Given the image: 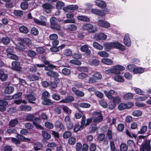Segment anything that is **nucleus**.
<instances>
[{"instance_id":"f257e3e1","label":"nucleus","mask_w":151,"mask_h":151,"mask_svg":"<svg viewBox=\"0 0 151 151\" xmlns=\"http://www.w3.org/2000/svg\"><path fill=\"white\" fill-rule=\"evenodd\" d=\"M26 119L27 121H32L33 124L37 128L43 129L42 127L38 123L36 122L40 121V119L38 118H35L34 115L29 114L27 115L26 117Z\"/></svg>"},{"instance_id":"f03ea898","label":"nucleus","mask_w":151,"mask_h":151,"mask_svg":"<svg viewBox=\"0 0 151 151\" xmlns=\"http://www.w3.org/2000/svg\"><path fill=\"white\" fill-rule=\"evenodd\" d=\"M50 27L52 29L56 31H59L61 29V26L58 23L56 19L54 17H52L50 19Z\"/></svg>"},{"instance_id":"7ed1b4c3","label":"nucleus","mask_w":151,"mask_h":151,"mask_svg":"<svg viewBox=\"0 0 151 151\" xmlns=\"http://www.w3.org/2000/svg\"><path fill=\"white\" fill-rule=\"evenodd\" d=\"M102 75L98 72H96L93 74L92 75V77H90L88 81H87L86 82L89 83H96L98 80H99L102 78Z\"/></svg>"},{"instance_id":"20e7f679","label":"nucleus","mask_w":151,"mask_h":151,"mask_svg":"<svg viewBox=\"0 0 151 151\" xmlns=\"http://www.w3.org/2000/svg\"><path fill=\"white\" fill-rule=\"evenodd\" d=\"M93 122L95 123H99L103 119V117L101 112L94 111L92 113Z\"/></svg>"},{"instance_id":"39448f33","label":"nucleus","mask_w":151,"mask_h":151,"mask_svg":"<svg viewBox=\"0 0 151 151\" xmlns=\"http://www.w3.org/2000/svg\"><path fill=\"white\" fill-rule=\"evenodd\" d=\"M112 74H119L120 71H123L125 70L124 67L120 65H116L112 68Z\"/></svg>"},{"instance_id":"423d86ee","label":"nucleus","mask_w":151,"mask_h":151,"mask_svg":"<svg viewBox=\"0 0 151 151\" xmlns=\"http://www.w3.org/2000/svg\"><path fill=\"white\" fill-rule=\"evenodd\" d=\"M82 28L84 30H91V32H94L97 30V28L93 27L92 24H84Z\"/></svg>"},{"instance_id":"0eeeda50","label":"nucleus","mask_w":151,"mask_h":151,"mask_svg":"<svg viewBox=\"0 0 151 151\" xmlns=\"http://www.w3.org/2000/svg\"><path fill=\"white\" fill-rule=\"evenodd\" d=\"M111 48H116L120 49L122 51H124L125 49V47L122 45L118 42H111Z\"/></svg>"},{"instance_id":"6e6552de","label":"nucleus","mask_w":151,"mask_h":151,"mask_svg":"<svg viewBox=\"0 0 151 151\" xmlns=\"http://www.w3.org/2000/svg\"><path fill=\"white\" fill-rule=\"evenodd\" d=\"M104 93L106 96L110 99H112L114 96L116 95L117 94V92L113 90H110L109 91L105 90L104 91Z\"/></svg>"},{"instance_id":"1a4fd4ad","label":"nucleus","mask_w":151,"mask_h":151,"mask_svg":"<svg viewBox=\"0 0 151 151\" xmlns=\"http://www.w3.org/2000/svg\"><path fill=\"white\" fill-rule=\"evenodd\" d=\"M80 49L82 52H85L87 55H89L91 53V50L89 49L88 46V45H82Z\"/></svg>"},{"instance_id":"9d476101","label":"nucleus","mask_w":151,"mask_h":151,"mask_svg":"<svg viewBox=\"0 0 151 151\" xmlns=\"http://www.w3.org/2000/svg\"><path fill=\"white\" fill-rule=\"evenodd\" d=\"M59 41H54L52 42V47L50 48V51L52 52H57L59 51V49L58 47L57 46L59 44Z\"/></svg>"},{"instance_id":"9b49d317","label":"nucleus","mask_w":151,"mask_h":151,"mask_svg":"<svg viewBox=\"0 0 151 151\" xmlns=\"http://www.w3.org/2000/svg\"><path fill=\"white\" fill-rule=\"evenodd\" d=\"M42 7L44 9V11L47 13L51 12V9L53 8V6L48 4H45L42 5Z\"/></svg>"},{"instance_id":"f8f14e48","label":"nucleus","mask_w":151,"mask_h":151,"mask_svg":"<svg viewBox=\"0 0 151 151\" xmlns=\"http://www.w3.org/2000/svg\"><path fill=\"white\" fill-rule=\"evenodd\" d=\"M124 44L127 46H129L131 45V41L128 34H126L124 38Z\"/></svg>"},{"instance_id":"ddd939ff","label":"nucleus","mask_w":151,"mask_h":151,"mask_svg":"<svg viewBox=\"0 0 151 151\" xmlns=\"http://www.w3.org/2000/svg\"><path fill=\"white\" fill-rule=\"evenodd\" d=\"M74 100V98L72 96H68L59 101L60 103H69L72 102Z\"/></svg>"},{"instance_id":"4468645a","label":"nucleus","mask_w":151,"mask_h":151,"mask_svg":"<svg viewBox=\"0 0 151 151\" xmlns=\"http://www.w3.org/2000/svg\"><path fill=\"white\" fill-rule=\"evenodd\" d=\"M12 68L15 70L20 71L21 70V67L20 66L19 62L17 61H13L12 63Z\"/></svg>"},{"instance_id":"2eb2a0df","label":"nucleus","mask_w":151,"mask_h":151,"mask_svg":"<svg viewBox=\"0 0 151 151\" xmlns=\"http://www.w3.org/2000/svg\"><path fill=\"white\" fill-rule=\"evenodd\" d=\"M98 24L100 26L106 28H108L110 27V24L109 23L103 20L99 21L98 22Z\"/></svg>"},{"instance_id":"dca6fc26","label":"nucleus","mask_w":151,"mask_h":151,"mask_svg":"<svg viewBox=\"0 0 151 151\" xmlns=\"http://www.w3.org/2000/svg\"><path fill=\"white\" fill-rule=\"evenodd\" d=\"M72 91L77 96L81 97H83L84 95V93L83 91L77 90L75 87H73L72 88Z\"/></svg>"},{"instance_id":"f3484780","label":"nucleus","mask_w":151,"mask_h":151,"mask_svg":"<svg viewBox=\"0 0 151 151\" xmlns=\"http://www.w3.org/2000/svg\"><path fill=\"white\" fill-rule=\"evenodd\" d=\"M106 37V36L103 33H100L95 35V38L97 40H105Z\"/></svg>"},{"instance_id":"a211bd4d","label":"nucleus","mask_w":151,"mask_h":151,"mask_svg":"<svg viewBox=\"0 0 151 151\" xmlns=\"http://www.w3.org/2000/svg\"><path fill=\"white\" fill-rule=\"evenodd\" d=\"M8 104V102L4 100H0V111H4L6 110L5 106Z\"/></svg>"},{"instance_id":"6ab92c4d","label":"nucleus","mask_w":151,"mask_h":151,"mask_svg":"<svg viewBox=\"0 0 151 151\" xmlns=\"http://www.w3.org/2000/svg\"><path fill=\"white\" fill-rule=\"evenodd\" d=\"M91 12L93 14H94L98 15H101V16H104L106 15V13L103 12L99 9H92L91 10Z\"/></svg>"},{"instance_id":"aec40b11","label":"nucleus","mask_w":151,"mask_h":151,"mask_svg":"<svg viewBox=\"0 0 151 151\" xmlns=\"http://www.w3.org/2000/svg\"><path fill=\"white\" fill-rule=\"evenodd\" d=\"M55 127L59 129L60 131H63L64 130V128L63 124L59 121H57L55 123Z\"/></svg>"},{"instance_id":"412c9836","label":"nucleus","mask_w":151,"mask_h":151,"mask_svg":"<svg viewBox=\"0 0 151 151\" xmlns=\"http://www.w3.org/2000/svg\"><path fill=\"white\" fill-rule=\"evenodd\" d=\"M46 74L48 76L53 78L58 77L59 76L58 73L57 72L53 71L51 70L47 72Z\"/></svg>"},{"instance_id":"4be33fe9","label":"nucleus","mask_w":151,"mask_h":151,"mask_svg":"<svg viewBox=\"0 0 151 151\" xmlns=\"http://www.w3.org/2000/svg\"><path fill=\"white\" fill-rule=\"evenodd\" d=\"M54 103V102L48 98L44 100L42 102V104L44 105L50 106L53 105Z\"/></svg>"},{"instance_id":"5701e85b","label":"nucleus","mask_w":151,"mask_h":151,"mask_svg":"<svg viewBox=\"0 0 151 151\" xmlns=\"http://www.w3.org/2000/svg\"><path fill=\"white\" fill-rule=\"evenodd\" d=\"M95 2L97 6L101 8H104L106 6V3L103 1L96 0Z\"/></svg>"},{"instance_id":"b1692460","label":"nucleus","mask_w":151,"mask_h":151,"mask_svg":"<svg viewBox=\"0 0 151 151\" xmlns=\"http://www.w3.org/2000/svg\"><path fill=\"white\" fill-rule=\"evenodd\" d=\"M8 78V75L2 70H0V79L2 81H6Z\"/></svg>"},{"instance_id":"393cba45","label":"nucleus","mask_w":151,"mask_h":151,"mask_svg":"<svg viewBox=\"0 0 151 151\" xmlns=\"http://www.w3.org/2000/svg\"><path fill=\"white\" fill-rule=\"evenodd\" d=\"M88 75L84 73H79L78 76V78L80 80H84L85 82L88 80L86 79V78L88 77Z\"/></svg>"},{"instance_id":"a878e982","label":"nucleus","mask_w":151,"mask_h":151,"mask_svg":"<svg viewBox=\"0 0 151 151\" xmlns=\"http://www.w3.org/2000/svg\"><path fill=\"white\" fill-rule=\"evenodd\" d=\"M134 95L131 93H128L125 94L123 96V99L126 100H129L132 99Z\"/></svg>"},{"instance_id":"bb28decb","label":"nucleus","mask_w":151,"mask_h":151,"mask_svg":"<svg viewBox=\"0 0 151 151\" xmlns=\"http://www.w3.org/2000/svg\"><path fill=\"white\" fill-rule=\"evenodd\" d=\"M21 41L24 44L28 46H29L32 44L31 40L28 38H24L21 39Z\"/></svg>"},{"instance_id":"cd10ccee","label":"nucleus","mask_w":151,"mask_h":151,"mask_svg":"<svg viewBox=\"0 0 151 151\" xmlns=\"http://www.w3.org/2000/svg\"><path fill=\"white\" fill-rule=\"evenodd\" d=\"M58 37V35L55 33L51 34L49 36L50 39V40L53 41L52 42H53L54 41V42L55 41H59L58 40H57Z\"/></svg>"},{"instance_id":"c85d7f7f","label":"nucleus","mask_w":151,"mask_h":151,"mask_svg":"<svg viewBox=\"0 0 151 151\" xmlns=\"http://www.w3.org/2000/svg\"><path fill=\"white\" fill-rule=\"evenodd\" d=\"M19 109L21 111H28L31 110V107L29 106L21 105L19 106Z\"/></svg>"},{"instance_id":"c756f323","label":"nucleus","mask_w":151,"mask_h":151,"mask_svg":"<svg viewBox=\"0 0 151 151\" xmlns=\"http://www.w3.org/2000/svg\"><path fill=\"white\" fill-rule=\"evenodd\" d=\"M14 90V88L12 86H8L6 87L4 91L5 93L7 94H11L12 93Z\"/></svg>"},{"instance_id":"7c9ffc66","label":"nucleus","mask_w":151,"mask_h":151,"mask_svg":"<svg viewBox=\"0 0 151 151\" xmlns=\"http://www.w3.org/2000/svg\"><path fill=\"white\" fill-rule=\"evenodd\" d=\"M42 137L45 139H50L51 137L50 134L45 131H42Z\"/></svg>"},{"instance_id":"2f4dec72","label":"nucleus","mask_w":151,"mask_h":151,"mask_svg":"<svg viewBox=\"0 0 151 151\" xmlns=\"http://www.w3.org/2000/svg\"><path fill=\"white\" fill-rule=\"evenodd\" d=\"M18 121L16 119L11 120L9 122V125L11 127H14L17 124Z\"/></svg>"},{"instance_id":"473e14b6","label":"nucleus","mask_w":151,"mask_h":151,"mask_svg":"<svg viewBox=\"0 0 151 151\" xmlns=\"http://www.w3.org/2000/svg\"><path fill=\"white\" fill-rule=\"evenodd\" d=\"M77 28V26L75 24H70L66 26V29L70 31H75Z\"/></svg>"},{"instance_id":"72a5a7b5","label":"nucleus","mask_w":151,"mask_h":151,"mask_svg":"<svg viewBox=\"0 0 151 151\" xmlns=\"http://www.w3.org/2000/svg\"><path fill=\"white\" fill-rule=\"evenodd\" d=\"M28 78L30 81H33L38 80L39 77L36 75H29L27 77Z\"/></svg>"},{"instance_id":"f704fd0d","label":"nucleus","mask_w":151,"mask_h":151,"mask_svg":"<svg viewBox=\"0 0 151 151\" xmlns=\"http://www.w3.org/2000/svg\"><path fill=\"white\" fill-rule=\"evenodd\" d=\"M33 22L35 24L41 25L43 26H45L46 23L44 21H42L36 18H34L33 19Z\"/></svg>"},{"instance_id":"c9c22d12","label":"nucleus","mask_w":151,"mask_h":151,"mask_svg":"<svg viewBox=\"0 0 151 151\" xmlns=\"http://www.w3.org/2000/svg\"><path fill=\"white\" fill-rule=\"evenodd\" d=\"M101 62L104 64L107 65H111L113 63L112 60L108 58L103 59L101 60Z\"/></svg>"},{"instance_id":"e433bc0d","label":"nucleus","mask_w":151,"mask_h":151,"mask_svg":"<svg viewBox=\"0 0 151 151\" xmlns=\"http://www.w3.org/2000/svg\"><path fill=\"white\" fill-rule=\"evenodd\" d=\"M77 19L79 20H80L84 22H89L90 19L88 17L83 16H79L77 17Z\"/></svg>"},{"instance_id":"4c0bfd02","label":"nucleus","mask_w":151,"mask_h":151,"mask_svg":"<svg viewBox=\"0 0 151 151\" xmlns=\"http://www.w3.org/2000/svg\"><path fill=\"white\" fill-rule=\"evenodd\" d=\"M50 96V95L49 93L46 91L42 93L41 99L43 100L49 98Z\"/></svg>"},{"instance_id":"58836bf2","label":"nucleus","mask_w":151,"mask_h":151,"mask_svg":"<svg viewBox=\"0 0 151 151\" xmlns=\"http://www.w3.org/2000/svg\"><path fill=\"white\" fill-rule=\"evenodd\" d=\"M93 46L95 48L100 50H102L103 48V46L101 45L96 42H93Z\"/></svg>"},{"instance_id":"ea45409f","label":"nucleus","mask_w":151,"mask_h":151,"mask_svg":"<svg viewBox=\"0 0 151 151\" xmlns=\"http://www.w3.org/2000/svg\"><path fill=\"white\" fill-rule=\"evenodd\" d=\"M97 129V127L96 124H92L89 127V132L91 133H93L96 131Z\"/></svg>"},{"instance_id":"a19ab883","label":"nucleus","mask_w":151,"mask_h":151,"mask_svg":"<svg viewBox=\"0 0 151 151\" xmlns=\"http://www.w3.org/2000/svg\"><path fill=\"white\" fill-rule=\"evenodd\" d=\"M19 29L21 32L24 33H27L29 32L28 28L24 26L20 27H19Z\"/></svg>"},{"instance_id":"79ce46f5","label":"nucleus","mask_w":151,"mask_h":151,"mask_svg":"<svg viewBox=\"0 0 151 151\" xmlns=\"http://www.w3.org/2000/svg\"><path fill=\"white\" fill-rule=\"evenodd\" d=\"M27 98L29 100V102L33 103L34 102L32 101H34L35 100V97L32 94H29L27 96Z\"/></svg>"},{"instance_id":"37998d69","label":"nucleus","mask_w":151,"mask_h":151,"mask_svg":"<svg viewBox=\"0 0 151 151\" xmlns=\"http://www.w3.org/2000/svg\"><path fill=\"white\" fill-rule=\"evenodd\" d=\"M133 90L137 94L142 95H144V92L139 88L134 87L133 88Z\"/></svg>"},{"instance_id":"c03bdc74","label":"nucleus","mask_w":151,"mask_h":151,"mask_svg":"<svg viewBox=\"0 0 151 151\" xmlns=\"http://www.w3.org/2000/svg\"><path fill=\"white\" fill-rule=\"evenodd\" d=\"M27 54L29 57L31 58L35 57L36 55V52L32 50L28 51L27 52Z\"/></svg>"},{"instance_id":"a18cd8bd","label":"nucleus","mask_w":151,"mask_h":151,"mask_svg":"<svg viewBox=\"0 0 151 151\" xmlns=\"http://www.w3.org/2000/svg\"><path fill=\"white\" fill-rule=\"evenodd\" d=\"M136 66L133 64H129L128 65L126 68L130 72H134V70L135 69Z\"/></svg>"},{"instance_id":"49530a36","label":"nucleus","mask_w":151,"mask_h":151,"mask_svg":"<svg viewBox=\"0 0 151 151\" xmlns=\"http://www.w3.org/2000/svg\"><path fill=\"white\" fill-rule=\"evenodd\" d=\"M150 141L149 140L146 141L144 145H143L146 150L147 151H150L151 150V147L150 146Z\"/></svg>"},{"instance_id":"de8ad7c7","label":"nucleus","mask_w":151,"mask_h":151,"mask_svg":"<svg viewBox=\"0 0 151 151\" xmlns=\"http://www.w3.org/2000/svg\"><path fill=\"white\" fill-rule=\"evenodd\" d=\"M98 54L102 57H108L109 56L108 53L105 51H99L98 52Z\"/></svg>"},{"instance_id":"09e8293b","label":"nucleus","mask_w":151,"mask_h":151,"mask_svg":"<svg viewBox=\"0 0 151 151\" xmlns=\"http://www.w3.org/2000/svg\"><path fill=\"white\" fill-rule=\"evenodd\" d=\"M1 42L5 45H7L10 42V39L7 37H3L1 39Z\"/></svg>"},{"instance_id":"8fccbe9b","label":"nucleus","mask_w":151,"mask_h":151,"mask_svg":"<svg viewBox=\"0 0 151 151\" xmlns=\"http://www.w3.org/2000/svg\"><path fill=\"white\" fill-rule=\"evenodd\" d=\"M127 108V104L122 103L118 106V108L120 110H123Z\"/></svg>"},{"instance_id":"3c124183","label":"nucleus","mask_w":151,"mask_h":151,"mask_svg":"<svg viewBox=\"0 0 151 151\" xmlns=\"http://www.w3.org/2000/svg\"><path fill=\"white\" fill-rule=\"evenodd\" d=\"M144 72V69L141 68H136L134 70V73H135L140 74Z\"/></svg>"},{"instance_id":"603ef678","label":"nucleus","mask_w":151,"mask_h":151,"mask_svg":"<svg viewBox=\"0 0 151 151\" xmlns=\"http://www.w3.org/2000/svg\"><path fill=\"white\" fill-rule=\"evenodd\" d=\"M36 51L38 54H42L45 52V50L42 47H39L36 48Z\"/></svg>"},{"instance_id":"864d4df0","label":"nucleus","mask_w":151,"mask_h":151,"mask_svg":"<svg viewBox=\"0 0 151 151\" xmlns=\"http://www.w3.org/2000/svg\"><path fill=\"white\" fill-rule=\"evenodd\" d=\"M72 135L71 132L69 131L65 132L63 134V136L65 139H67Z\"/></svg>"},{"instance_id":"5fc2aeb1","label":"nucleus","mask_w":151,"mask_h":151,"mask_svg":"<svg viewBox=\"0 0 151 151\" xmlns=\"http://www.w3.org/2000/svg\"><path fill=\"white\" fill-rule=\"evenodd\" d=\"M147 129V126H143L141 128L140 130L138 132V133L139 134H143L146 132Z\"/></svg>"},{"instance_id":"6e6d98bb","label":"nucleus","mask_w":151,"mask_h":151,"mask_svg":"<svg viewBox=\"0 0 151 151\" xmlns=\"http://www.w3.org/2000/svg\"><path fill=\"white\" fill-rule=\"evenodd\" d=\"M114 80L117 82H123L124 81V79L119 75H116L114 76Z\"/></svg>"},{"instance_id":"4d7b16f0","label":"nucleus","mask_w":151,"mask_h":151,"mask_svg":"<svg viewBox=\"0 0 151 151\" xmlns=\"http://www.w3.org/2000/svg\"><path fill=\"white\" fill-rule=\"evenodd\" d=\"M56 66L52 64H49L48 66H45V70L47 71H50L54 68H55Z\"/></svg>"},{"instance_id":"13d9d810","label":"nucleus","mask_w":151,"mask_h":151,"mask_svg":"<svg viewBox=\"0 0 151 151\" xmlns=\"http://www.w3.org/2000/svg\"><path fill=\"white\" fill-rule=\"evenodd\" d=\"M76 138L73 137H71L68 140V143L71 145H74L76 142Z\"/></svg>"},{"instance_id":"bf43d9fd","label":"nucleus","mask_w":151,"mask_h":151,"mask_svg":"<svg viewBox=\"0 0 151 151\" xmlns=\"http://www.w3.org/2000/svg\"><path fill=\"white\" fill-rule=\"evenodd\" d=\"M147 97L146 96H140L136 98L135 99V100L137 101H143L147 100Z\"/></svg>"},{"instance_id":"052dcab7","label":"nucleus","mask_w":151,"mask_h":151,"mask_svg":"<svg viewBox=\"0 0 151 151\" xmlns=\"http://www.w3.org/2000/svg\"><path fill=\"white\" fill-rule=\"evenodd\" d=\"M83 127H81V125L78 124H76L74 126V131L75 132H77L83 129Z\"/></svg>"},{"instance_id":"680f3d73","label":"nucleus","mask_w":151,"mask_h":151,"mask_svg":"<svg viewBox=\"0 0 151 151\" xmlns=\"http://www.w3.org/2000/svg\"><path fill=\"white\" fill-rule=\"evenodd\" d=\"M45 127L48 129H52L54 127L53 124L49 122H47L45 124Z\"/></svg>"},{"instance_id":"e2e57ef3","label":"nucleus","mask_w":151,"mask_h":151,"mask_svg":"<svg viewBox=\"0 0 151 151\" xmlns=\"http://www.w3.org/2000/svg\"><path fill=\"white\" fill-rule=\"evenodd\" d=\"M99 104L102 106L104 108H106L108 106L107 103L104 99H101L99 101Z\"/></svg>"},{"instance_id":"0e129e2a","label":"nucleus","mask_w":151,"mask_h":151,"mask_svg":"<svg viewBox=\"0 0 151 151\" xmlns=\"http://www.w3.org/2000/svg\"><path fill=\"white\" fill-rule=\"evenodd\" d=\"M120 148L122 151H127L128 149V146L126 144L122 143L120 145Z\"/></svg>"},{"instance_id":"69168bd1","label":"nucleus","mask_w":151,"mask_h":151,"mask_svg":"<svg viewBox=\"0 0 151 151\" xmlns=\"http://www.w3.org/2000/svg\"><path fill=\"white\" fill-rule=\"evenodd\" d=\"M28 69L29 71L32 73H35L37 70L36 67L35 65L30 66Z\"/></svg>"},{"instance_id":"338daca9","label":"nucleus","mask_w":151,"mask_h":151,"mask_svg":"<svg viewBox=\"0 0 151 151\" xmlns=\"http://www.w3.org/2000/svg\"><path fill=\"white\" fill-rule=\"evenodd\" d=\"M63 54L67 56H70L72 55V52L70 49H66L64 50Z\"/></svg>"},{"instance_id":"774afa93","label":"nucleus","mask_w":151,"mask_h":151,"mask_svg":"<svg viewBox=\"0 0 151 151\" xmlns=\"http://www.w3.org/2000/svg\"><path fill=\"white\" fill-rule=\"evenodd\" d=\"M14 14L16 16L21 17L23 14V12L21 10H15L13 12Z\"/></svg>"}]
</instances>
